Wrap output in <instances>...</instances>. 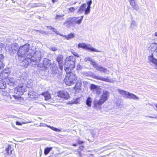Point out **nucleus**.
I'll return each instance as SVG.
<instances>
[{
	"label": "nucleus",
	"mask_w": 157,
	"mask_h": 157,
	"mask_svg": "<svg viewBox=\"0 0 157 157\" xmlns=\"http://www.w3.org/2000/svg\"><path fill=\"white\" fill-rule=\"evenodd\" d=\"M75 64V57L73 56L67 57L65 59L64 70L67 72L69 70L71 71L74 68Z\"/></svg>",
	"instance_id": "obj_1"
},
{
	"label": "nucleus",
	"mask_w": 157,
	"mask_h": 157,
	"mask_svg": "<svg viewBox=\"0 0 157 157\" xmlns=\"http://www.w3.org/2000/svg\"><path fill=\"white\" fill-rule=\"evenodd\" d=\"M66 72L67 75L64 79L66 84L67 85L71 86L75 83L77 80V77L75 72L70 70Z\"/></svg>",
	"instance_id": "obj_2"
},
{
	"label": "nucleus",
	"mask_w": 157,
	"mask_h": 157,
	"mask_svg": "<svg viewBox=\"0 0 157 157\" xmlns=\"http://www.w3.org/2000/svg\"><path fill=\"white\" fill-rule=\"evenodd\" d=\"M83 17V16H81L80 19L79 20H78V19L79 17H69L65 21L63 24L65 25L67 27H70L71 25H73L74 23H76L79 25L82 22Z\"/></svg>",
	"instance_id": "obj_3"
},
{
	"label": "nucleus",
	"mask_w": 157,
	"mask_h": 157,
	"mask_svg": "<svg viewBox=\"0 0 157 157\" xmlns=\"http://www.w3.org/2000/svg\"><path fill=\"white\" fill-rule=\"evenodd\" d=\"M29 44H26L23 46H21L18 50L17 55L19 57H25L26 55L29 53L31 50L29 49ZM31 50H32L31 49Z\"/></svg>",
	"instance_id": "obj_4"
},
{
	"label": "nucleus",
	"mask_w": 157,
	"mask_h": 157,
	"mask_svg": "<svg viewBox=\"0 0 157 157\" xmlns=\"http://www.w3.org/2000/svg\"><path fill=\"white\" fill-rule=\"evenodd\" d=\"M26 87L23 84H20L17 87L15 90V92L17 94L13 95V97L15 99H19L20 98V95L23 94L26 91Z\"/></svg>",
	"instance_id": "obj_5"
},
{
	"label": "nucleus",
	"mask_w": 157,
	"mask_h": 157,
	"mask_svg": "<svg viewBox=\"0 0 157 157\" xmlns=\"http://www.w3.org/2000/svg\"><path fill=\"white\" fill-rule=\"evenodd\" d=\"M109 92L106 90H103L102 94L101 97L99 100H95L94 101V105L95 106L101 105L108 99V97L109 95Z\"/></svg>",
	"instance_id": "obj_6"
},
{
	"label": "nucleus",
	"mask_w": 157,
	"mask_h": 157,
	"mask_svg": "<svg viewBox=\"0 0 157 157\" xmlns=\"http://www.w3.org/2000/svg\"><path fill=\"white\" fill-rule=\"evenodd\" d=\"M33 51V54L32 55V57H31L32 59V63L33 64V63H34V64L37 65L40 62V61L41 56V53L39 51H34L32 50Z\"/></svg>",
	"instance_id": "obj_7"
},
{
	"label": "nucleus",
	"mask_w": 157,
	"mask_h": 157,
	"mask_svg": "<svg viewBox=\"0 0 157 157\" xmlns=\"http://www.w3.org/2000/svg\"><path fill=\"white\" fill-rule=\"evenodd\" d=\"M33 53V51L32 50H31L29 53H28L25 59L21 63V65L25 67H27L29 63L32 62V59L31 57H32Z\"/></svg>",
	"instance_id": "obj_8"
},
{
	"label": "nucleus",
	"mask_w": 157,
	"mask_h": 157,
	"mask_svg": "<svg viewBox=\"0 0 157 157\" xmlns=\"http://www.w3.org/2000/svg\"><path fill=\"white\" fill-rule=\"evenodd\" d=\"M118 91L120 94L123 95V97L125 98H128L129 99H139V98L136 96L128 92L121 90H118Z\"/></svg>",
	"instance_id": "obj_9"
},
{
	"label": "nucleus",
	"mask_w": 157,
	"mask_h": 157,
	"mask_svg": "<svg viewBox=\"0 0 157 157\" xmlns=\"http://www.w3.org/2000/svg\"><path fill=\"white\" fill-rule=\"evenodd\" d=\"M78 48H86L87 50H90L91 51H94L97 52H101L100 51L97 50L96 49L93 48V47L90 46V45H88L83 43H79L78 45Z\"/></svg>",
	"instance_id": "obj_10"
},
{
	"label": "nucleus",
	"mask_w": 157,
	"mask_h": 157,
	"mask_svg": "<svg viewBox=\"0 0 157 157\" xmlns=\"http://www.w3.org/2000/svg\"><path fill=\"white\" fill-rule=\"evenodd\" d=\"M7 48L10 53V54H14L16 53L18 49L17 44L13 43L8 45Z\"/></svg>",
	"instance_id": "obj_11"
},
{
	"label": "nucleus",
	"mask_w": 157,
	"mask_h": 157,
	"mask_svg": "<svg viewBox=\"0 0 157 157\" xmlns=\"http://www.w3.org/2000/svg\"><path fill=\"white\" fill-rule=\"evenodd\" d=\"M63 56L62 55H58L56 58V61L58 62L59 66V74H60L62 71L63 69Z\"/></svg>",
	"instance_id": "obj_12"
},
{
	"label": "nucleus",
	"mask_w": 157,
	"mask_h": 157,
	"mask_svg": "<svg viewBox=\"0 0 157 157\" xmlns=\"http://www.w3.org/2000/svg\"><path fill=\"white\" fill-rule=\"evenodd\" d=\"M10 73L9 68L4 69L0 73V79L3 80L7 78Z\"/></svg>",
	"instance_id": "obj_13"
},
{
	"label": "nucleus",
	"mask_w": 157,
	"mask_h": 157,
	"mask_svg": "<svg viewBox=\"0 0 157 157\" xmlns=\"http://www.w3.org/2000/svg\"><path fill=\"white\" fill-rule=\"evenodd\" d=\"M87 4L86 3H84L82 4L78 10L77 13H82L84 12V14L87 15L89 14L90 13V11L86 12V9Z\"/></svg>",
	"instance_id": "obj_14"
},
{
	"label": "nucleus",
	"mask_w": 157,
	"mask_h": 157,
	"mask_svg": "<svg viewBox=\"0 0 157 157\" xmlns=\"http://www.w3.org/2000/svg\"><path fill=\"white\" fill-rule=\"evenodd\" d=\"M58 96L65 99H68L69 98L68 93L66 91L61 90L58 92Z\"/></svg>",
	"instance_id": "obj_15"
},
{
	"label": "nucleus",
	"mask_w": 157,
	"mask_h": 157,
	"mask_svg": "<svg viewBox=\"0 0 157 157\" xmlns=\"http://www.w3.org/2000/svg\"><path fill=\"white\" fill-rule=\"evenodd\" d=\"M94 78L100 80L101 81L106 82H111V80L109 78L108 76H107L105 78H103L101 76L98 75H95L94 76Z\"/></svg>",
	"instance_id": "obj_16"
},
{
	"label": "nucleus",
	"mask_w": 157,
	"mask_h": 157,
	"mask_svg": "<svg viewBox=\"0 0 157 157\" xmlns=\"http://www.w3.org/2000/svg\"><path fill=\"white\" fill-rule=\"evenodd\" d=\"M51 64L50 60L47 58H44L43 60V66L44 68L47 69Z\"/></svg>",
	"instance_id": "obj_17"
},
{
	"label": "nucleus",
	"mask_w": 157,
	"mask_h": 157,
	"mask_svg": "<svg viewBox=\"0 0 157 157\" xmlns=\"http://www.w3.org/2000/svg\"><path fill=\"white\" fill-rule=\"evenodd\" d=\"M148 59L150 62L154 64L156 68H157V59L154 57L153 54L148 56Z\"/></svg>",
	"instance_id": "obj_18"
},
{
	"label": "nucleus",
	"mask_w": 157,
	"mask_h": 157,
	"mask_svg": "<svg viewBox=\"0 0 157 157\" xmlns=\"http://www.w3.org/2000/svg\"><path fill=\"white\" fill-rule=\"evenodd\" d=\"M97 70L101 72L106 73L107 74H109V70L102 67L99 66Z\"/></svg>",
	"instance_id": "obj_19"
},
{
	"label": "nucleus",
	"mask_w": 157,
	"mask_h": 157,
	"mask_svg": "<svg viewBox=\"0 0 157 157\" xmlns=\"http://www.w3.org/2000/svg\"><path fill=\"white\" fill-rule=\"evenodd\" d=\"M137 25L136 22L134 20L131 21V23L130 25V28L132 30L135 29L137 28Z\"/></svg>",
	"instance_id": "obj_20"
},
{
	"label": "nucleus",
	"mask_w": 157,
	"mask_h": 157,
	"mask_svg": "<svg viewBox=\"0 0 157 157\" xmlns=\"http://www.w3.org/2000/svg\"><path fill=\"white\" fill-rule=\"evenodd\" d=\"M7 82L8 84L10 86H14L15 84V80L13 78H10V79H8Z\"/></svg>",
	"instance_id": "obj_21"
},
{
	"label": "nucleus",
	"mask_w": 157,
	"mask_h": 157,
	"mask_svg": "<svg viewBox=\"0 0 157 157\" xmlns=\"http://www.w3.org/2000/svg\"><path fill=\"white\" fill-rule=\"evenodd\" d=\"M13 150L10 145H9L7 148L5 149L6 154L8 155H11Z\"/></svg>",
	"instance_id": "obj_22"
},
{
	"label": "nucleus",
	"mask_w": 157,
	"mask_h": 157,
	"mask_svg": "<svg viewBox=\"0 0 157 157\" xmlns=\"http://www.w3.org/2000/svg\"><path fill=\"white\" fill-rule=\"evenodd\" d=\"M42 95L44 96L45 100H48L51 98L50 94L48 92L42 93Z\"/></svg>",
	"instance_id": "obj_23"
},
{
	"label": "nucleus",
	"mask_w": 157,
	"mask_h": 157,
	"mask_svg": "<svg viewBox=\"0 0 157 157\" xmlns=\"http://www.w3.org/2000/svg\"><path fill=\"white\" fill-rule=\"evenodd\" d=\"M6 95H7L5 96L4 97V99L6 100V101L9 102L11 100L12 101H14V100L13 99V98L14 99V98L13 97V95L11 97V96L9 94L7 93H6Z\"/></svg>",
	"instance_id": "obj_24"
},
{
	"label": "nucleus",
	"mask_w": 157,
	"mask_h": 157,
	"mask_svg": "<svg viewBox=\"0 0 157 157\" xmlns=\"http://www.w3.org/2000/svg\"><path fill=\"white\" fill-rule=\"evenodd\" d=\"M36 93L33 91H29L28 94L29 98H35L37 97Z\"/></svg>",
	"instance_id": "obj_25"
},
{
	"label": "nucleus",
	"mask_w": 157,
	"mask_h": 157,
	"mask_svg": "<svg viewBox=\"0 0 157 157\" xmlns=\"http://www.w3.org/2000/svg\"><path fill=\"white\" fill-rule=\"evenodd\" d=\"M3 59V56L2 54H0V70L3 69L4 67V64L2 62Z\"/></svg>",
	"instance_id": "obj_26"
},
{
	"label": "nucleus",
	"mask_w": 157,
	"mask_h": 157,
	"mask_svg": "<svg viewBox=\"0 0 157 157\" xmlns=\"http://www.w3.org/2000/svg\"><path fill=\"white\" fill-rule=\"evenodd\" d=\"M75 36V34L73 33H71L67 35H66L64 36L65 39L68 40L73 38Z\"/></svg>",
	"instance_id": "obj_27"
},
{
	"label": "nucleus",
	"mask_w": 157,
	"mask_h": 157,
	"mask_svg": "<svg viewBox=\"0 0 157 157\" xmlns=\"http://www.w3.org/2000/svg\"><path fill=\"white\" fill-rule=\"evenodd\" d=\"M6 82L3 80H0V88L1 89H5L6 87Z\"/></svg>",
	"instance_id": "obj_28"
},
{
	"label": "nucleus",
	"mask_w": 157,
	"mask_h": 157,
	"mask_svg": "<svg viewBox=\"0 0 157 157\" xmlns=\"http://www.w3.org/2000/svg\"><path fill=\"white\" fill-rule=\"evenodd\" d=\"M92 3V1L91 0L87 2V7L86 6V11L90 12V8H91V5Z\"/></svg>",
	"instance_id": "obj_29"
},
{
	"label": "nucleus",
	"mask_w": 157,
	"mask_h": 157,
	"mask_svg": "<svg viewBox=\"0 0 157 157\" xmlns=\"http://www.w3.org/2000/svg\"><path fill=\"white\" fill-rule=\"evenodd\" d=\"M64 16V14H57L55 17V19L57 20V21L63 20L64 19V18L63 17Z\"/></svg>",
	"instance_id": "obj_30"
},
{
	"label": "nucleus",
	"mask_w": 157,
	"mask_h": 157,
	"mask_svg": "<svg viewBox=\"0 0 157 157\" xmlns=\"http://www.w3.org/2000/svg\"><path fill=\"white\" fill-rule=\"evenodd\" d=\"M82 86V83L81 82H77L74 87V89L75 90H80L81 89Z\"/></svg>",
	"instance_id": "obj_31"
},
{
	"label": "nucleus",
	"mask_w": 157,
	"mask_h": 157,
	"mask_svg": "<svg viewBox=\"0 0 157 157\" xmlns=\"http://www.w3.org/2000/svg\"><path fill=\"white\" fill-rule=\"evenodd\" d=\"M45 125L47 126V127L49 128H50L52 130L55 131H56V132H60L62 131H61L62 129H59L58 128H55L54 127L51 126L50 125H48L46 124H45Z\"/></svg>",
	"instance_id": "obj_32"
},
{
	"label": "nucleus",
	"mask_w": 157,
	"mask_h": 157,
	"mask_svg": "<svg viewBox=\"0 0 157 157\" xmlns=\"http://www.w3.org/2000/svg\"><path fill=\"white\" fill-rule=\"evenodd\" d=\"M92 100L90 97H88L86 101V104L89 107H90L91 105Z\"/></svg>",
	"instance_id": "obj_33"
},
{
	"label": "nucleus",
	"mask_w": 157,
	"mask_h": 157,
	"mask_svg": "<svg viewBox=\"0 0 157 157\" xmlns=\"http://www.w3.org/2000/svg\"><path fill=\"white\" fill-rule=\"evenodd\" d=\"M28 75L25 72L23 73L21 75V80L23 79L24 81L23 82H25V80H26V78H27Z\"/></svg>",
	"instance_id": "obj_34"
},
{
	"label": "nucleus",
	"mask_w": 157,
	"mask_h": 157,
	"mask_svg": "<svg viewBox=\"0 0 157 157\" xmlns=\"http://www.w3.org/2000/svg\"><path fill=\"white\" fill-rule=\"evenodd\" d=\"M52 149V147H47L44 150V154L47 155Z\"/></svg>",
	"instance_id": "obj_35"
},
{
	"label": "nucleus",
	"mask_w": 157,
	"mask_h": 157,
	"mask_svg": "<svg viewBox=\"0 0 157 157\" xmlns=\"http://www.w3.org/2000/svg\"><path fill=\"white\" fill-rule=\"evenodd\" d=\"M152 49H153V51H155V50H157V44L154 43L150 45Z\"/></svg>",
	"instance_id": "obj_36"
},
{
	"label": "nucleus",
	"mask_w": 157,
	"mask_h": 157,
	"mask_svg": "<svg viewBox=\"0 0 157 157\" xmlns=\"http://www.w3.org/2000/svg\"><path fill=\"white\" fill-rule=\"evenodd\" d=\"M93 66L97 70H98L99 67L98 64L96 63L94 60L91 63Z\"/></svg>",
	"instance_id": "obj_37"
},
{
	"label": "nucleus",
	"mask_w": 157,
	"mask_h": 157,
	"mask_svg": "<svg viewBox=\"0 0 157 157\" xmlns=\"http://www.w3.org/2000/svg\"><path fill=\"white\" fill-rule=\"evenodd\" d=\"M68 12L69 13H73L75 10V8L74 7H71L68 9Z\"/></svg>",
	"instance_id": "obj_38"
},
{
	"label": "nucleus",
	"mask_w": 157,
	"mask_h": 157,
	"mask_svg": "<svg viewBox=\"0 0 157 157\" xmlns=\"http://www.w3.org/2000/svg\"><path fill=\"white\" fill-rule=\"evenodd\" d=\"M132 7L133 9L136 11H138L139 9V6L137 4L135 5L134 6H132Z\"/></svg>",
	"instance_id": "obj_39"
},
{
	"label": "nucleus",
	"mask_w": 157,
	"mask_h": 157,
	"mask_svg": "<svg viewBox=\"0 0 157 157\" xmlns=\"http://www.w3.org/2000/svg\"><path fill=\"white\" fill-rule=\"evenodd\" d=\"M130 2V5L132 6H134L136 4L135 3V2L134 0H128Z\"/></svg>",
	"instance_id": "obj_40"
},
{
	"label": "nucleus",
	"mask_w": 157,
	"mask_h": 157,
	"mask_svg": "<svg viewBox=\"0 0 157 157\" xmlns=\"http://www.w3.org/2000/svg\"><path fill=\"white\" fill-rule=\"evenodd\" d=\"M52 69L53 71L55 73H57V71L59 70L58 69L57 67V66L56 67L55 66V67H53Z\"/></svg>",
	"instance_id": "obj_41"
},
{
	"label": "nucleus",
	"mask_w": 157,
	"mask_h": 157,
	"mask_svg": "<svg viewBox=\"0 0 157 157\" xmlns=\"http://www.w3.org/2000/svg\"><path fill=\"white\" fill-rule=\"evenodd\" d=\"M85 60L86 61H89L90 62V63H91L93 62V61L94 60L90 58L89 57L85 58Z\"/></svg>",
	"instance_id": "obj_42"
},
{
	"label": "nucleus",
	"mask_w": 157,
	"mask_h": 157,
	"mask_svg": "<svg viewBox=\"0 0 157 157\" xmlns=\"http://www.w3.org/2000/svg\"><path fill=\"white\" fill-rule=\"evenodd\" d=\"M82 67L79 64H78L77 65V70H79L82 69Z\"/></svg>",
	"instance_id": "obj_43"
},
{
	"label": "nucleus",
	"mask_w": 157,
	"mask_h": 157,
	"mask_svg": "<svg viewBox=\"0 0 157 157\" xmlns=\"http://www.w3.org/2000/svg\"><path fill=\"white\" fill-rule=\"evenodd\" d=\"M97 88V86L94 84H92L90 86L91 90L95 89Z\"/></svg>",
	"instance_id": "obj_44"
},
{
	"label": "nucleus",
	"mask_w": 157,
	"mask_h": 157,
	"mask_svg": "<svg viewBox=\"0 0 157 157\" xmlns=\"http://www.w3.org/2000/svg\"><path fill=\"white\" fill-rule=\"evenodd\" d=\"M52 31L55 32L56 34L58 35H60L59 32L57 31L56 29H55L53 28L52 29Z\"/></svg>",
	"instance_id": "obj_45"
},
{
	"label": "nucleus",
	"mask_w": 157,
	"mask_h": 157,
	"mask_svg": "<svg viewBox=\"0 0 157 157\" xmlns=\"http://www.w3.org/2000/svg\"><path fill=\"white\" fill-rule=\"evenodd\" d=\"M52 31L55 32L56 34L58 35H60L59 32L57 31L56 29H55L53 28L52 29Z\"/></svg>",
	"instance_id": "obj_46"
},
{
	"label": "nucleus",
	"mask_w": 157,
	"mask_h": 157,
	"mask_svg": "<svg viewBox=\"0 0 157 157\" xmlns=\"http://www.w3.org/2000/svg\"><path fill=\"white\" fill-rule=\"evenodd\" d=\"M50 49L51 50L53 51H56L57 50V49L55 47H51L50 48Z\"/></svg>",
	"instance_id": "obj_47"
},
{
	"label": "nucleus",
	"mask_w": 157,
	"mask_h": 157,
	"mask_svg": "<svg viewBox=\"0 0 157 157\" xmlns=\"http://www.w3.org/2000/svg\"><path fill=\"white\" fill-rule=\"evenodd\" d=\"M73 54L75 56H74L75 57V56H76L77 57H79V56L78 55V53L75 52H74L73 53Z\"/></svg>",
	"instance_id": "obj_48"
},
{
	"label": "nucleus",
	"mask_w": 157,
	"mask_h": 157,
	"mask_svg": "<svg viewBox=\"0 0 157 157\" xmlns=\"http://www.w3.org/2000/svg\"><path fill=\"white\" fill-rule=\"evenodd\" d=\"M76 103H77L75 101H74V102H72V101L69 102L68 103V104H76Z\"/></svg>",
	"instance_id": "obj_49"
},
{
	"label": "nucleus",
	"mask_w": 157,
	"mask_h": 157,
	"mask_svg": "<svg viewBox=\"0 0 157 157\" xmlns=\"http://www.w3.org/2000/svg\"><path fill=\"white\" fill-rule=\"evenodd\" d=\"M16 124L18 125H22V124L19 121H17L16 122Z\"/></svg>",
	"instance_id": "obj_50"
},
{
	"label": "nucleus",
	"mask_w": 157,
	"mask_h": 157,
	"mask_svg": "<svg viewBox=\"0 0 157 157\" xmlns=\"http://www.w3.org/2000/svg\"><path fill=\"white\" fill-rule=\"evenodd\" d=\"M76 3V2H75L74 3L73 2H71L70 3L69 5L70 6H72L74 4H75Z\"/></svg>",
	"instance_id": "obj_51"
},
{
	"label": "nucleus",
	"mask_w": 157,
	"mask_h": 157,
	"mask_svg": "<svg viewBox=\"0 0 157 157\" xmlns=\"http://www.w3.org/2000/svg\"><path fill=\"white\" fill-rule=\"evenodd\" d=\"M47 27L48 28L50 29H52H52L53 28L51 26H47Z\"/></svg>",
	"instance_id": "obj_52"
},
{
	"label": "nucleus",
	"mask_w": 157,
	"mask_h": 157,
	"mask_svg": "<svg viewBox=\"0 0 157 157\" xmlns=\"http://www.w3.org/2000/svg\"><path fill=\"white\" fill-rule=\"evenodd\" d=\"M9 157H16V155L15 154H13L10 157V155H9Z\"/></svg>",
	"instance_id": "obj_53"
},
{
	"label": "nucleus",
	"mask_w": 157,
	"mask_h": 157,
	"mask_svg": "<svg viewBox=\"0 0 157 157\" xmlns=\"http://www.w3.org/2000/svg\"><path fill=\"white\" fill-rule=\"evenodd\" d=\"M83 143V141H78V144H82V143Z\"/></svg>",
	"instance_id": "obj_54"
},
{
	"label": "nucleus",
	"mask_w": 157,
	"mask_h": 157,
	"mask_svg": "<svg viewBox=\"0 0 157 157\" xmlns=\"http://www.w3.org/2000/svg\"><path fill=\"white\" fill-rule=\"evenodd\" d=\"M40 32H41L42 34H46V32L44 31H42Z\"/></svg>",
	"instance_id": "obj_55"
},
{
	"label": "nucleus",
	"mask_w": 157,
	"mask_h": 157,
	"mask_svg": "<svg viewBox=\"0 0 157 157\" xmlns=\"http://www.w3.org/2000/svg\"><path fill=\"white\" fill-rule=\"evenodd\" d=\"M83 148V146H81V147H79V150H82V148Z\"/></svg>",
	"instance_id": "obj_56"
},
{
	"label": "nucleus",
	"mask_w": 157,
	"mask_h": 157,
	"mask_svg": "<svg viewBox=\"0 0 157 157\" xmlns=\"http://www.w3.org/2000/svg\"><path fill=\"white\" fill-rule=\"evenodd\" d=\"M147 117H149V118H155L154 117H152V116H148Z\"/></svg>",
	"instance_id": "obj_57"
},
{
	"label": "nucleus",
	"mask_w": 157,
	"mask_h": 157,
	"mask_svg": "<svg viewBox=\"0 0 157 157\" xmlns=\"http://www.w3.org/2000/svg\"><path fill=\"white\" fill-rule=\"evenodd\" d=\"M31 122H22L23 124H25L27 123H30Z\"/></svg>",
	"instance_id": "obj_58"
},
{
	"label": "nucleus",
	"mask_w": 157,
	"mask_h": 157,
	"mask_svg": "<svg viewBox=\"0 0 157 157\" xmlns=\"http://www.w3.org/2000/svg\"><path fill=\"white\" fill-rule=\"evenodd\" d=\"M73 146H77V144H73Z\"/></svg>",
	"instance_id": "obj_59"
},
{
	"label": "nucleus",
	"mask_w": 157,
	"mask_h": 157,
	"mask_svg": "<svg viewBox=\"0 0 157 157\" xmlns=\"http://www.w3.org/2000/svg\"><path fill=\"white\" fill-rule=\"evenodd\" d=\"M155 36H157V32L155 33Z\"/></svg>",
	"instance_id": "obj_60"
},
{
	"label": "nucleus",
	"mask_w": 157,
	"mask_h": 157,
	"mask_svg": "<svg viewBox=\"0 0 157 157\" xmlns=\"http://www.w3.org/2000/svg\"><path fill=\"white\" fill-rule=\"evenodd\" d=\"M52 1L53 3H54L56 1V0H52Z\"/></svg>",
	"instance_id": "obj_61"
},
{
	"label": "nucleus",
	"mask_w": 157,
	"mask_h": 157,
	"mask_svg": "<svg viewBox=\"0 0 157 157\" xmlns=\"http://www.w3.org/2000/svg\"><path fill=\"white\" fill-rule=\"evenodd\" d=\"M155 118L157 119V115L154 116Z\"/></svg>",
	"instance_id": "obj_62"
},
{
	"label": "nucleus",
	"mask_w": 157,
	"mask_h": 157,
	"mask_svg": "<svg viewBox=\"0 0 157 157\" xmlns=\"http://www.w3.org/2000/svg\"><path fill=\"white\" fill-rule=\"evenodd\" d=\"M155 106L156 107V108H157V104H155Z\"/></svg>",
	"instance_id": "obj_63"
},
{
	"label": "nucleus",
	"mask_w": 157,
	"mask_h": 157,
	"mask_svg": "<svg viewBox=\"0 0 157 157\" xmlns=\"http://www.w3.org/2000/svg\"><path fill=\"white\" fill-rule=\"evenodd\" d=\"M79 155H80V156L81 157V153L80 152L79 153Z\"/></svg>",
	"instance_id": "obj_64"
}]
</instances>
